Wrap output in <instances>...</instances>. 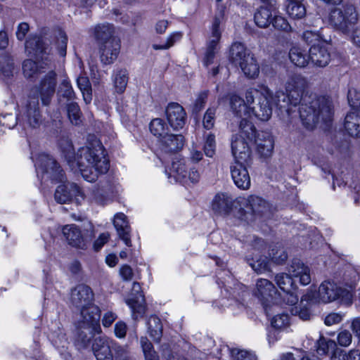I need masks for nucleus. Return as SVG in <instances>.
<instances>
[{"instance_id":"nucleus-1","label":"nucleus","mask_w":360,"mask_h":360,"mask_svg":"<svg viewBox=\"0 0 360 360\" xmlns=\"http://www.w3.org/2000/svg\"><path fill=\"white\" fill-rule=\"evenodd\" d=\"M306 79L300 75H292L286 83V93L278 91L274 94V103L281 113L291 115L292 108L300 104V117L303 125L313 129L319 122L328 124L332 120L333 106L328 96L304 94Z\"/></svg>"},{"instance_id":"nucleus-2","label":"nucleus","mask_w":360,"mask_h":360,"mask_svg":"<svg viewBox=\"0 0 360 360\" xmlns=\"http://www.w3.org/2000/svg\"><path fill=\"white\" fill-rule=\"evenodd\" d=\"M59 147L68 164L72 167L76 164L82 176L87 181H96L100 174H105L109 169V161L105 158L101 143L98 140L79 149L77 156L68 139H61Z\"/></svg>"},{"instance_id":"nucleus-3","label":"nucleus","mask_w":360,"mask_h":360,"mask_svg":"<svg viewBox=\"0 0 360 360\" xmlns=\"http://www.w3.org/2000/svg\"><path fill=\"white\" fill-rule=\"evenodd\" d=\"M355 283L356 278L350 281L344 278L343 284L347 288H343L333 282L326 281L321 284L318 292L309 291L304 295L301 298V304L304 302L314 304L319 301L327 303L340 299L342 303L351 304L353 299L352 290L355 288Z\"/></svg>"},{"instance_id":"nucleus-4","label":"nucleus","mask_w":360,"mask_h":360,"mask_svg":"<svg viewBox=\"0 0 360 360\" xmlns=\"http://www.w3.org/2000/svg\"><path fill=\"white\" fill-rule=\"evenodd\" d=\"M250 113L252 114L262 121H267L272 115V107L270 99L274 102V94L268 89L263 91L256 89L250 88L246 90L245 94Z\"/></svg>"},{"instance_id":"nucleus-5","label":"nucleus","mask_w":360,"mask_h":360,"mask_svg":"<svg viewBox=\"0 0 360 360\" xmlns=\"http://www.w3.org/2000/svg\"><path fill=\"white\" fill-rule=\"evenodd\" d=\"M328 24L335 30L347 34L359 21V13L353 5L335 7L330 10Z\"/></svg>"},{"instance_id":"nucleus-6","label":"nucleus","mask_w":360,"mask_h":360,"mask_svg":"<svg viewBox=\"0 0 360 360\" xmlns=\"http://www.w3.org/2000/svg\"><path fill=\"white\" fill-rule=\"evenodd\" d=\"M56 86L57 74L51 70L41 78L39 86L31 91L29 98L39 99V94L43 105H49L55 94Z\"/></svg>"},{"instance_id":"nucleus-7","label":"nucleus","mask_w":360,"mask_h":360,"mask_svg":"<svg viewBox=\"0 0 360 360\" xmlns=\"http://www.w3.org/2000/svg\"><path fill=\"white\" fill-rule=\"evenodd\" d=\"M84 197L81 188L72 182H67L59 185L54 193L55 200L60 204L75 202L78 205L84 199Z\"/></svg>"},{"instance_id":"nucleus-8","label":"nucleus","mask_w":360,"mask_h":360,"mask_svg":"<svg viewBox=\"0 0 360 360\" xmlns=\"http://www.w3.org/2000/svg\"><path fill=\"white\" fill-rule=\"evenodd\" d=\"M222 19L223 14L221 12L214 16L211 28V36L207 44V51L204 58V64L205 66H208L212 63L217 52V47L221 39L219 26Z\"/></svg>"},{"instance_id":"nucleus-9","label":"nucleus","mask_w":360,"mask_h":360,"mask_svg":"<svg viewBox=\"0 0 360 360\" xmlns=\"http://www.w3.org/2000/svg\"><path fill=\"white\" fill-rule=\"evenodd\" d=\"M94 298L92 290L86 285L79 284L71 290L70 302L79 310L94 305Z\"/></svg>"},{"instance_id":"nucleus-10","label":"nucleus","mask_w":360,"mask_h":360,"mask_svg":"<svg viewBox=\"0 0 360 360\" xmlns=\"http://www.w3.org/2000/svg\"><path fill=\"white\" fill-rule=\"evenodd\" d=\"M37 165L48 178L56 181H64V172L51 156L47 154L40 155Z\"/></svg>"},{"instance_id":"nucleus-11","label":"nucleus","mask_w":360,"mask_h":360,"mask_svg":"<svg viewBox=\"0 0 360 360\" xmlns=\"http://www.w3.org/2000/svg\"><path fill=\"white\" fill-rule=\"evenodd\" d=\"M91 233L89 235L83 236L80 230L75 224L66 225L63 229V233L69 245L79 249H86V243L93 237V227L89 224Z\"/></svg>"},{"instance_id":"nucleus-12","label":"nucleus","mask_w":360,"mask_h":360,"mask_svg":"<svg viewBox=\"0 0 360 360\" xmlns=\"http://www.w3.org/2000/svg\"><path fill=\"white\" fill-rule=\"evenodd\" d=\"M81 319L78 326L84 328H90L96 330L98 333H101L100 326L101 311L96 305H91L85 309H81Z\"/></svg>"},{"instance_id":"nucleus-13","label":"nucleus","mask_w":360,"mask_h":360,"mask_svg":"<svg viewBox=\"0 0 360 360\" xmlns=\"http://www.w3.org/2000/svg\"><path fill=\"white\" fill-rule=\"evenodd\" d=\"M278 7L275 2L266 1L259 6L254 15L255 24L261 27L266 28L270 25L274 15L277 13Z\"/></svg>"},{"instance_id":"nucleus-14","label":"nucleus","mask_w":360,"mask_h":360,"mask_svg":"<svg viewBox=\"0 0 360 360\" xmlns=\"http://www.w3.org/2000/svg\"><path fill=\"white\" fill-rule=\"evenodd\" d=\"M127 304L132 310V317L135 321L143 316L146 312L145 298L139 283L134 282L132 297L127 301Z\"/></svg>"},{"instance_id":"nucleus-15","label":"nucleus","mask_w":360,"mask_h":360,"mask_svg":"<svg viewBox=\"0 0 360 360\" xmlns=\"http://www.w3.org/2000/svg\"><path fill=\"white\" fill-rule=\"evenodd\" d=\"M231 151L236 162H248L251 160L252 150L243 137L234 134L231 139Z\"/></svg>"},{"instance_id":"nucleus-16","label":"nucleus","mask_w":360,"mask_h":360,"mask_svg":"<svg viewBox=\"0 0 360 360\" xmlns=\"http://www.w3.org/2000/svg\"><path fill=\"white\" fill-rule=\"evenodd\" d=\"M114 345L115 340L102 336L95 338L91 348L97 360H112V347Z\"/></svg>"},{"instance_id":"nucleus-17","label":"nucleus","mask_w":360,"mask_h":360,"mask_svg":"<svg viewBox=\"0 0 360 360\" xmlns=\"http://www.w3.org/2000/svg\"><path fill=\"white\" fill-rule=\"evenodd\" d=\"M120 41L117 39H111L98 44L99 57L104 65H110L117 58L120 51Z\"/></svg>"},{"instance_id":"nucleus-18","label":"nucleus","mask_w":360,"mask_h":360,"mask_svg":"<svg viewBox=\"0 0 360 360\" xmlns=\"http://www.w3.org/2000/svg\"><path fill=\"white\" fill-rule=\"evenodd\" d=\"M166 115L170 126L174 129L183 128L186 123V112L177 103H171L167 105Z\"/></svg>"},{"instance_id":"nucleus-19","label":"nucleus","mask_w":360,"mask_h":360,"mask_svg":"<svg viewBox=\"0 0 360 360\" xmlns=\"http://www.w3.org/2000/svg\"><path fill=\"white\" fill-rule=\"evenodd\" d=\"M277 294L274 285L269 280L259 278L256 282V287L253 290V295L257 297L265 305L274 295Z\"/></svg>"},{"instance_id":"nucleus-20","label":"nucleus","mask_w":360,"mask_h":360,"mask_svg":"<svg viewBox=\"0 0 360 360\" xmlns=\"http://www.w3.org/2000/svg\"><path fill=\"white\" fill-rule=\"evenodd\" d=\"M256 149L261 158H269L273 153L274 141L272 136L267 131H259L254 141Z\"/></svg>"},{"instance_id":"nucleus-21","label":"nucleus","mask_w":360,"mask_h":360,"mask_svg":"<svg viewBox=\"0 0 360 360\" xmlns=\"http://www.w3.org/2000/svg\"><path fill=\"white\" fill-rule=\"evenodd\" d=\"M309 59L316 66L326 67L330 60V54L327 48V43L314 44L309 49Z\"/></svg>"},{"instance_id":"nucleus-22","label":"nucleus","mask_w":360,"mask_h":360,"mask_svg":"<svg viewBox=\"0 0 360 360\" xmlns=\"http://www.w3.org/2000/svg\"><path fill=\"white\" fill-rule=\"evenodd\" d=\"M231 177L240 189L246 190L250 186V177L246 167L241 162H236L231 166Z\"/></svg>"},{"instance_id":"nucleus-23","label":"nucleus","mask_w":360,"mask_h":360,"mask_svg":"<svg viewBox=\"0 0 360 360\" xmlns=\"http://www.w3.org/2000/svg\"><path fill=\"white\" fill-rule=\"evenodd\" d=\"M233 199L228 193H217L212 202V209L214 213L226 215L230 213L233 206Z\"/></svg>"},{"instance_id":"nucleus-24","label":"nucleus","mask_w":360,"mask_h":360,"mask_svg":"<svg viewBox=\"0 0 360 360\" xmlns=\"http://www.w3.org/2000/svg\"><path fill=\"white\" fill-rule=\"evenodd\" d=\"M47 45L39 36H30L25 41V49L30 56L43 58V55L46 53Z\"/></svg>"},{"instance_id":"nucleus-25","label":"nucleus","mask_w":360,"mask_h":360,"mask_svg":"<svg viewBox=\"0 0 360 360\" xmlns=\"http://www.w3.org/2000/svg\"><path fill=\"white\" fill-rule=\"evenodd\" d=\"M288 271L291 276L300 278V282L302 285H307L310 283L311 281L310 269L300 259H294Z\"/></svg>"},{"instance_id":"nucleus-26","label":"nucleus","mask_w":360,"mask_h":360,"mask_svg":"<svg viewBox=\"0 0 360 360\" xmlns=\"http://www.w3.org/2000/svg\"><path fill=\"white\" fill-rule=\"evenodd\" d=\"M113 224L117 230L120 238L128 247L131 246L130 238V226L127 220V217L123 213H118L114 217Z\"/></svg>"},{"instance_id":"nucleus-27","label":"nucleus","mask_w":360,"mask_h":360,"mask_svg":"<svg viewBox=\"0 0 360 360\" xmlns=\"http://www.w3.org/2000/svg\"><path fill=\"white\" fill-rule=\"evenodd\" d=\"M162 149L166 153H174L181 150L184 145V137L181 134H167L161 140Z\"/></svg>"},{"instance_id":"nucleus-28","label":"nucleus","mask_w":360,"mask_h":360,"mask_svg":"<svg viewBox=\"0 0 360 360\" xmlns=\"http://www.w3.org/2000/svg\"><path fill=\"white\" fill-rule=\"evenodd\" d=\"M230 107L231 112L240 120L244 118L250 117V108L248 107L247 101H245L237 95H232L230 98Z\"/></svg>"},{"instance_id":"nucleus-29","label":"nucleus","mask_w":360,"mask_h":360,"mask_svg":"<svg viewBox=\"0 0 360 360\" xmlns=\"http://www.w3.org/2000/svg\"><path fill=\"white\" fill-rule=\"evenodd\" d=\"M98 333L96 330L90 328H84L80 326L77 327V332L75 338V345L79 350L88 348L94 335Z\"/></svg>"},{"instance_id":"nucleus-30","label":"nucleus","mask_w":360,"mask_h":360,"mask_svg":"<svg viewBox=\"0 0 360 360\" xmlns=\"http://www.w3.org/2000/svg\"><path fill=\"white\" fill-rule=\"evenodd\" d=\"M27 117L29 125L32 128L38 127L41 123V116L37 98H29L27 106Z\"/></svg>"},{"instance_id":"nucleus-31","label":"nucleus","mask_w":360,"mask_h":360,"mask_svg":"<svg viewBox=\"0 0 360 360\" xmlns=\"http://www.w3.org/2000/svg\"><path fill=\"white\" fill-rule=\"evenodd\" d=\"M247 212L259 216L266 213L269 210L267 202L263 198L257 195H250L247 199Z\"/></svg>"},{"instance_id":"nucleus-32","label":"nucleus","mask_w":360,"mask_h":360,"mask_svg":"<svg viewBox=\"0 0 360 360\" xmlns=\"http://www.w3.org/2000/svg\"><path fill=\"white\" fill-rule=\"evenodd\" d=\"M115 27L109 23L98 24L94 28V37L98 44L111 39H117L115 36Z\"/></svg>"},{"instance_id":"nucleus-33","label":"nucleus","mask_w":360,"mask_h":360,"mask_svg":"<svg viewBox=\"0 0 360 360\" xmlns=\"http://www.w3.org/2000/svg\"><path fill=\"white\" fill-rule=\"evenodd\" d=\"M345 128L351 136H360V113L356 112L347 113L345 119Z\"/></svg>"},{"instance_id":"nucleus-34","label":"nucleus","mask_w":360,"mask_h":360,"mask_svg":"<svg viewBox=\"0 0 360 360\" xmlns=\"http://www.w3.org/2000/svg\"><path fill=\"white\" fill-rule=\"evenodd\" d=\"M252 55L250 52L240 42L233 43L230 49V58L236 65H240Z\"/></svg>"},{"instance_id":"nucleus-35","label":"nucleus","mask_w":360,"mask_h":360,"mask_svg":"<svg viewBox=\"0 0 360 360\" xmlns=\"http://www.w3.org/2000/svg\"><path fill=\"white\" fill-rule=\"evenodd\" d=\"M150 336L155 342H159L162 336V324L156 316H150L147 322Z\"/></svg>"},{"instance_id":"nucleus-36","label":"nucleus","mask_w":360,"mask_h":360,"mask_svg":"<svg viewBox=\"0 0 360 360\" xmlns=\"http://www.w3.org/2000/svg\"><path fill=\"white\" fill-rule=\"evenodd\" d=\"M239 129L240 134L238 135L243 137L244 139H247L251 142L255 141L259 133L257 131L255 125L246 117L243 118L240 121Z\"/></svg>"},{"instance_id":"nucleus-37","label":"nucleus","mask_w":360,"mask_h":360,"mask_svg":"<svg viewBox=\"0 0 360 360\" xmlns=\"http://www.w3.org/2000/svg\"><path fill=\"white\" fill-rule=\"evenodd\" d=\"M244 75L249 78H255L259 72V65L253 56L248 57L246 60L239 65Z\"/></svg>"},{"instance_id":"nucleus-38","label":"nucleus","mask_w":360,"mask_h":360,"mask_svg":"<svg viewBox=\"0 0 360 360\" xmlns=\"http://www.w3.org/2000/svg\"><path fill=\"white\" fill-rule=\"evenodd\" d=\"M289 58L290 61L300 68L305 67L309 60V56L302 49L293 47L290 50Z\"/></svg>"},{"instance_id":"nucleus-39","label":"nucleus","mask_w":360,"mask_h":360,"mask_svg":"<svg viewBox=\"0 0 360 360\" xmlns=\"http://www.w3.org/2000/svg\"><path fill=\"white\" fill-rule=\"evenodd\" d=\"M128 72L125 69L117 70L113 76L114 86L118 94L124 91L128 83Z\"/></svg>"},{"instance_id":"nucleus-40","label":"nucleus","mask_w":360,"mask_h":360,"mask_svg":"<svg viewBox=\"0 0 360 360\" xmlns=\"http://www.w3.org/2000/svg\"><path fill=\"white\" fill-rule=\"evenodd\" d=\"M316 352L319 355H326L333 353L337 348V344L334 340L326 339L321 336L316 342Z\"/></svg>"},{"instance_id":"nucleus-41","label":"nucleus","mask_w":360,"mask_h":360,"mask_svg":"<svg viewBox=\"0 0 360 360\" xmlns=\"http://www.w3.org/2000/svg\"><path fill=\"white\" fill-rule=\"evenodd\" d=\"M44 68L41 63H37L31 59L25 60L22 64V70L25 77L32 78L41 72Z\"/></svg>"},{"instance_id":"nucleus-42","label":"nucleus","mask_w":360,"mask_h":360,"mask_svg":"<svg viewBox=\"0 0 360 360\" xmlns=\"http://www.w3.org/2000/svg\"><path fill=\"white\" fill-rule=\"evenodd\" d=\"M275 282L283 292H289L295 290L294 283L291 276L282 273L275 276Z\"/></svg>"},{"instance_id":"nucleus-43","label":"nucleus","mask_w":360,"mask_h":360,"mask_svg":"<svg viewBox=\"0 0 360 360\" xmlns=\"http://www.w3.org/2000/svg\"><path fill=\"white\" fill-rule=\"evenodd\" d=\"M149 127L151 133L159 138L162 139L167 134V125L160 118L153 119L150 122Z\"/></svg>"},{"instance_id":"nucleus-44","label":"nucleus","mask_w":360,"mask_h":360,"mask_svg":"<svg viewBox=\"0 0 360 360\" xmlns=\"http://www.w3.org/2000/svg\"><path fill=\"white\" fill-rule=\"evenodd\" d=\"M14 70L13 60L8 54H4L0 56V72L5 77H10L13 75Z\"/></svg>"},{"instance_id":"nucleus-45","label":"nucleus","mask_w":360,"mask_h":360,"mask_svg":"<svg viewBox=\"0 0 360 360\" xmlns=\"http://www.w3.org/2000/svg\"><path fill=\"white\" fill-rule=\"evenodd\" d=\"M77 85L83 94V98L86 103L91 102L92 99L91 86L86 77H79L77 79Z\"/></svg>"},{"instance_id":"nucleus-46","label":"nucleus","mask_w":360,"mask_h":360,"mask_svg":"<svg viewBox=\"0 0 360 360\" xmlns=\"http://www.w3.org/2000/svg\"><path fill=\"white\" fill-rule=\"evenodd\" d=\"M287 12L292 18L301 19L306 15V8L302 3H288Z\"/></svg>"},{"instance_id":"nucleus-47","label":"nucleus","mask_w":360,"mask_h":360,"mask_svg":"<svg viewBox=\"0 0 360 360\" xmlns=\"http://www.w3.org/2000/svg\"><path fill=\"white\" fill-rule=\"evenodd\" d=\"M68 115L70 122L75 125H79L81 122L82 112L77 103L71 102L67 105Z\"/></svg>"},{"instance_id":"nucleus-48","label":"nucleus","mask_w":360,"mask_h":360,"mask_svg":"<svg viewBox=\"0 0 360 360\" xmlns=\"http://www.w3.org/2000/svg\"><path fill=\"white\" fill-rule=\"evenodd\" d=\"M230 354L233 360H257L255 353L238 348L230 349Z\"/></svg>"},{"instance_id":"nucleus-49","label":"nucleus","mask_w":360,"mask_h":360,"mask_svg":"<svg viewBox=\"0 0 360 360\" xmlns=\"http://www.w3.org/2000/svg\"><path fill=\"white\" fill-rule=\"evenodd\" d=\"M58 95L68 101L72 100L75 98V93L69 80L65 79L61 82L59 85Z\"/></svg>"},{"instance_id":"nucleus-50","label":"nucleus","mask_w":360,"mask_h":360,"mask_svg":"<svg viewBox=\"0 0 360 360\" xmlns=\"http://www.w3.org/2000/svg\"><path fill=\"white\" fill-rule=\"evenodd\" d=\"M171 171L172 173L176 174V178L178 179L184 180L187 178L188 167L182 160L173 162Z\"/></svg>"},{"instance_id":"nucleus-51","label":"nucleus","mask_w":360,"mask_h":360,"mask_svg":"<svg viewBox=\"0 0 360 360\" xmlns=\"http://www.w3.org/2000/svg\"><path fill=\"white\" fill-rule=\"evenodd\" d=\"M347 99L350 107L354 110L353 112L360 113V91L354 88L349 89Z\"/></svg>"},{"instance_id":"nucleus-52","label":"nucleus","mask_w":360,"mask_h":360,"mask_svg":"<svg viewBox=\"0 0 360 360\" xmlns=\"http://www.w3.org/2000/svg\"><path fill=\"white\" fill-rule=\"evenodd\" d=\"M67 44H68V36L65 32L61 30H59L58 32V35L56 36V48L58 52V54L61 57H65L66 56L67 51Z\"/></svg>"},{"instance_id":"nucleus-53","label":"nucleus","mask_w":360,"mask_h":360,"mask_svg":"<svg viewBox=\"0 0 360 360\" xmlns=\"http://www.w3.org/2000/svg\"><path fill=\"white\" fill-rule=\"evenodd\" d=\"M303 40L308 44H326V41L323 40L319 32L312 30H306L302 34Z\"/></svg>"},{"instance_id":"nucleus-54","label":"nucleus","mask_w":360,"mask_h":360,"mask_svg":"<svg viewBox=\"0 0 360 360\" xmlns=\"http://www.w3.org/2000/svg\"><path fill=\"white\" fill-rule=\"evenodd\" d=\"M271 323L275 329H284L290 324V316L285 314H278L273 317Z\"/></svg>"},{"instance_id":"nucleus-55","label":"nucleus","mask_w":360,"mask_h":360,"mask_svg":"<svg viewBox=\"0 0 360 360\" xmlns=\"http://www.w3.org/2000/svg\"><path fill=\"white\" fill-rule=\"evenodd\" d=\"M216 112L217 108L215 107L209 108L206 110L202 120V124L205 129L210 130L214 127Z\"/></svg>"},{"instance_id":"nucleus-56","label":"nucleus","mask_w":360,"mask_h":360,"mask_svg":"<svg viewBox=\"0 0 360 360\" xmlns=\"http://www.w3.org/2000/svg\"><path fill=\"white\" fill-rule=\"evenodd\" d=\"M276 30L288 32L291 31V26L285 18L281 15H274L271 23Z\"/></svg>"},{"instance_id":"nucleus-57","label":"nucleus","mask_w":360,"mask_h":360,"mask_svg":"<svg viewBox=\"0 0 360 360\" xmlns=\"http://www.w3.org/2000/svg\"><path fill=\"white\" fill-rule=\"evenodd\" d=\"M269 255L274 262L282 264L288 259V254L281 247H276L271 249Z\"/></svg>"},{"instance_id":"nucleus-58","label":"nucleus","mask_w":360,"mask_h":360,"mask_svg":"<svg viewBox=\"0 0 360 360\" xmlns=\"http://www.w3.org/2000/svg\"><path fill=\"white\" fill-rule=\"evenodd\" d=\"M208 93L207 91L200 92L195 101V103L192 107V112L193 114H198L201 111L207 102Z\"/></svg>"},{"instance_id":"nucleus-59","label":"nucleus","mask_w":360,"mask_h":360,"mask_svg":"<svg viewBox=\"0 0 360 360\" xmlns=\"http://www.w3.org/2000/svg\"><path fill=\"white\" fill-rule=\"evenodd\" d=\"M216 143L215 136L212 134H209L207 136L206 141L204 146L205 154L210 158L213 157L215 153Z\"/></svg>"},{"instance_id":"nucleus-60","label":"nucleus","mask_w":360,"mask_h":360,"mask_svg":"<svg viewBox=\"0 0 360 360\" xmlns=\"http://www.w3.org/2000/svg\"><path fill=\"white\" fill-rule=\"evenodd\" d=\"M115 352L116 359L120 360H130L129 352L127 347L121 346L115 341V345L112 347Z\"/></svg>"},{"instance_id":"nucleus-61","label":"nucleus","mask_w":360,"mask_h":360,"mask_svg":"<svg viewBox=\"0 0 360 360\" xmlns=\"http://www.w3.org/2000/svg\"><path fill=\"white\" fill-rule=\"evenodd\" d=\"M352 340V333L347 330H342L338 335V344L342 347H348Z\"/></svg>"},{"instance_id":"nucleus-62","label":"nucleus","mask_w":360,"mask_h":360,"mask_svg":"<svg viewBox=\"0 0 360 360\" xmlns=\"http://www.w3.org/2000/svg\"><path fill=\"white\" fill-rule=\"evenodd\" d=\"M278 295L283 299V302L290 305H294L298 302V297L295 293V290L289 292H278Z\"/></svg>"},{"instance_id":"nucleus-63","label":"nucleus","mask_w":360,"mask_h":360,"mask_svg":"<svg viewBox=\"0 0 360 360\" xmlns=\"http://www.w3.org/2000/svg\"><path fill=\"white\" fill-rule=\"evenodd\" d=\"M252 269L258 274L264 272L268 268V262L266 258H260L250 264Z\"/></svg>"},{"instance_id":"nucleus-64","label":"nucleus","mask_w":360,"mask_h":360,"mask_svg":"<svg viewBox=\"0 0 360 360\" xmlns=\"http://www.w3.org/2000/svg\"><path fill=\"white\" fill-rule=\"evenodd\" d=\"M30 31V25L28 23L22 22H20L16 29L15 35L19 41H23L28 32Z\"/></svg>"}]
</instances>
